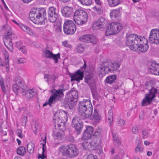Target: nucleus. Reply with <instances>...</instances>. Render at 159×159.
<instances>
[{
	"mask_svg": "<svg viewBox=\"0 0 159 159\" xmlns=\"http://www.w3.org/2000/svg\"><path fill=\"white\" fill-rule=\"evenodd\" d=\"M142 134L144 136H148V132L146 130H143L142 131Z\"/></svg>",
	"mask_w": 159,
	"mask_h": 159,
	"instance_id": "61",
	"label": "nucleus"
},
{
	"mask_svg": "<svg viewBox=\"0 0 159 159\" xmlns=\"http://www.w3.org/2000/svg\"><path fill=\"white\" fill-rule=\"evenodd\" d=\"M93 106H89L88 107L85 111H84L83 113L80 115L83 118H90L93 114Z\"/></svg>",
	"mask_w": 159,
	"mask_h": 159,
	"instance_id": "22",
	"label": "nucleus"
},
{
	"mask_svg": "<svg viewBox=\"0 0 159 159\" xmlns=\"http://www.w3.org/2000/svg\"><path fill=\"white\" fill-rule=\"evenodd\" d=\"M59 151L64 156H67L70 158L77 156L79 152V150L74 144L68 145L67 148L65 146H62L59 148Z\"/></svg>",
	"mask_w": 159,
	"mask_h": 159,
	"instance_id": "3",
	"label": "nucleus"
},
{
	"mask_svg": "<svg viewBox=\"0 0 159 159\" xmlns=\"http://www.w3.org/2000/svg\"><path fill=\"white\" fill-rule=\"evenodd\" d=\"M89 106H92V104L89 100H86L82 102H80L78 108V110L80 115L85 111L86 109L89 107Z\"/></svg>",
	"mask_w": 159,
	"mask_h": 159,
	"instance_id": "15",
	"label": "nucleus"
},
{
	"mask_svg": "<svg viewBox=\"0 0 159 159\" xmlns=\"http://www.w3.org/2000/svg\"><path fill=\"white\" fill-rule=\"evenodd\" d=\"M73 19L74 21L77 24L82 25L87 21V13L83 10L78 9L74 13Z\"/></svg>",
	"mask_w": 159,
	"mask_h": 159,
	"instance_id": "5",
	"label": "nucleus"
},
{
	"mask_svg": "<svg viewBox=\"0 0 159 159\" xmlns=\"http://www.w3.org/2000/svg\"><path fill=\"white\" fill-rule=\"evenodd\" d=\"M76 49L77 52L80 53L83 52L84 50V46L81 44L78 45Z\"/></svg>",
	"mask_w": 159,
	"mask_h": 159,
	"instance_id": "45",
	"label": "nucleus"
},
{
	"mask_svg": "<svg viewBox=\"0 0 159 159\" xmlns=\"http://www.w3.org/2000/svg\"><path fill=\"white\" fill-rule=\"evenodd\" d=\"M120 65L117 63H114L112 62L110 68H108V71L112 72L116 70L120 66Z\"/></svg>",
	"mask_w": 159,
	"mask_h": 159,
	"instance_id": "32",
	"label": "nucleus"
},
{
	"mask_svg": "<svg viewBox=\"0 0 159 159\" xmlns=\"http://www.w3.org/2000/svg\"><path fill=\"white\" fill-rule=\"evenodd\" d=\"M56 31L58 32H60L61 31V25H58L57 26L56 28Z\"/></svg>",
	"mask_w": 159,
	"mask_h": 159,
	"instance_id": "56",
	"label": "nucleus"
},
{
	"mask_svg": "<svg viewBox=\"0 0 159 159\" xmlns=\"http://www.w3.org/2000/svg\"><path fill=\"white\" fill-rule=\"evenodd\" d=\"M26 150L25 147L21 146L17 149V152L19 155L24 156L26 153Z\"/></svg>",
	"mask_w": 159,
	"mask_h": 159,
	"instance_id": "37",
	"label": "nucleus"
},
{
	"mask_svg": "<svg viewBox=\"0 0 159 159\" xmlns=\"http://www.w3.org/2000/svg\"><path fill=\"white\" fill-rule=\"evenodd\" d=\"M44 56L47 58H51L52 53L49 50L46 49L43 52Z\"/></svg>",
	"mask_w": 159,
	"mask_h": 159,
	"instance_id": "43",
	"label": "nucleus"
},
{
	"mask_svg": "<svg viewBox=\"0 0 159 159\" xmlns=\"http://www.w3.org/2000/svg\"><path fill=\"white\" fill-rule=\"evenodd\" d=\"M84 64L83 67L80 69H82V70H83L84 71L85 70V68L86 66V63L85 61H84Z\"/></svg>",
	"mask_w": 159,
	"mask_h": 159,
	"instance_id": "63",
	"label": "nucleus"
},
{
	"mask_svg": "<svg viewBox=\"0 0 159 159\" xmlns=\"http://www.w3.org/2000/svg\"><path fill=\"white\" fill-rule=\"evenodd\" d=\"M27 121V116H25L23 118L22 120V124L24 126L26 125Z\"/></svg>",
	"mask_w": 159,
	"mask_h": 159,
	"instance_id": "52",
	"label": "nucleus"
},
{
	"mask_svg": "<svg viewBox=\"0 0 159 159\" xmlns=\"http://www.w3.org/2000/svg\"><path fill=\"white\" fill-rule=\"evenodd\" d=\"M63 45L64 47H66V48H70L71 47V45L70 44H68V43L66 41H65L63 43Z\"/></svg>",
	"mask_w": 159,
	"mask_h": 159,
	"instance_id": "58",
	"label": "nucleus"
},
{
	"mask_svg": "<svg viewBox=\"0 0 159 159\" xmlns=\"http://www.w3.org/2000/svg\"><path fill=\"white\" fill-rule=\"evenodd\" d=\"M132 131L133 134H136L139 133V129L137 127L134 126L132 129Z\"/></svg>",
	"mask_w": 159,
	"mask_h": 159,
	"instance_id": "51",
	"label": "nucleus"
},
{
	"mask_svg": "<svg viewBox=\"0 0 159 159\" xmlns=\"http://www.w3.org/2000/svg\"><path fill=\"white\" fill-rule=\"evenodd\" d=\"M63 115L64 116V117L63 118L61 117V119L60 117L59 116V115L58 113H56L54 114L53 120L55 123L54 126L55 127L57 126L58 127H60L62 125L61 124L59 123V122H61L62 124L64 125V123L67 120V116L66 113L65 111H64Z\"/></svg>",
	"mask_w": 159,
	"mask_h": 159,
	"instance_id": "11",
	"label": "nucleus"
},
{
	"mask_svg": "<svg viewBox=\"0 0 159 159\" xmlns=\"http://www.w3.org/2000/svg\"><path fill=\"white\" fill-rule=\"evenodd\" d=\"M83 76L84 70H78L75 73L70 75L71 78V81L76 80L79 82L80 80L83 79Z\"/></svg>",
	"mask_w": 159,
	"mask_h": 159,
	"instance_id": "18",
	"label": "nucleus"
},
{
	"mask_svg": "<svg viewBox=\"0 0 159 159\" xmlns=\"http://www.w3.org/2000/svg\"><path fill=\"white\" fill-rule=\"evenodd\" d=\"M95 1L96 3L98 5H100L102 3L101 2L100 0H95Z\"/></svg>",
	"mask_w": 159,
	"mask_h": 159,
	"instance_id": "64",
	"label": "nucleus"
},
{
	"mask_svg": "<svg viewBox=\"0 0 159 159\" xmlns=\"http://www.w3.org/2000/svg\"><path fill=\"white\" fill-rule=\"evenodd\" d=\"M61 12L64 17H69L72 15L73 9L71 7L66 6L61 9Z\"/></svg>",
	"mask_w": 159,
	"mask_h": 159,
	"instance_id": "21",
	"label": "nucleus"
},
{
	"mask_svg": "<svg viewBox=\"0 0 159 159\" xmlns=\"http://www.w3.org/2000/svg\"><path fill=\"white\" fill-rule=\"evenodd\" d=\"M71 125L75 129L77 134H79L82 129L83 124L78 117H75L72 120Z\"/></svg>",
	"mask_w": 159,
	"mask_h": 159,
	"instance_id": "12",
	"label": "nucleus"
},
{
	"mask_svg": "<svg viewBox=\"0 0 159 159\" xmlns=\"http://www.w3.org/2000/svg\"><path fill=\"white\" fill-rule=\"evenodd\" d=\"M149 40L152 43L159 44V30L157 29L152 30L150 33Z\"/></svg>",
	"mask_w": 159,
	"mask_h": 159,
	"instance_id": "13",
	"label": "nucleus"
},
{
	"mask_svg": "<svg viewBox=\"0 0 159 159\" xmlns=\"http://www.w3.org/2000/svg\"><path fill=\"white\" fill-rule=\"evenodd\" d=\"M63 89H59L56 90L55 89L52 90L51 92L52 93V96L49 99V103L50 106H51L53 103H55L57 100H60L64 96Z\"/></svg>",
	"mask_w": 159,
	"mask_h": 159,
	"instance_id": "8",
	"label": "nucleus"
},
{
	"mask_svg": "<svg viewBox=\"0 0 159 159\" xmlns=\"http://www.w3.org/2000/svg\"><path fill=\"white\" fill-rule=\"evenodd\" d=\"M151 72L154 74L159 75V64L152 63L149 67Z\"/></svg>",
	"mask_w": 159,
	"mask_h": 159,
	"instance_id": "24",
	"label": "nucleus"
},
{
	"mask_svg": "<svg viewBox=\"0 0 159 159\" xmlns=\"http://www.w3.org/2000/svg\"><path fill=\"white\" fill-rule=\"evenodd\" d=\"M34 147V143H30L27 145V149L29 153H31L33 152Z\"/></svg>",
	"mask_w": 159,
	"mask_h": 159,
	"instance_id": "40",
	"label": "nucleus"
},
{
	"mask_svg": "<svg viewBox=\"0 0 159 159\" xmlns=\"http://www.w3.org/2000/svg\"><path fill=\"white\" fill-rule=\"evenodd\" d=\"M4 56L5 57V66H6V71L7 72H8L9 66V58L8 53L7 52H5L4 53Z\"/></svg>",
	"mask_w": 159,
	"mask_h": 159,
	"instance_id": "35",
	"label": "nucleus"
},
{
	"mask_svg": "<svg viewBox=\"0 0 159 159\" xmlns=\"http://www.w3.org/2000/svg\"><path fill=\"white\" fill-rule=\"evenodd\" d=\"M116 79V76L115 75H112L108 76L106 79V82L110 84H111Z\"/></svg>",
	"mask_w": 159,
	"mask_h": 159,
	"instance_id": "36",
	"label": "nucleus"
},
{
	"mask_svg": "<svg viewBox=\"0 0 159 159\" xmlns=\"http://www.w3.org/2000/svg\"><path fill=\"white\" fill-rule=\"evenodd\" d=\"M107 23V20L103 17H100L97 20L94 22L93 24V28L97 30L102 27Z\"/></svg>",
	"mask_w": 159,
	"mask_h": 159,
	"instance_id": "16",
	"label": "nucleus"
},
{
	"mask_svg": "<svg viewBox=\"0 0 159 159\" xmlns=\"http://www.w3.org/2000/svg\"><path fill=\"white\" fill-rule=\"evenodd\" d=\"M18 62L20 64L24 63L26 62V59L24 58H20L18 60Z\"/></svg>",
	"mask_w": 159,
	"mask_h": 159,
	"instance_id": "54",
	"label": "nucleus"
},
{
	"mask_svg": "<svg viewBox=\"0 0 159 159\" xmlns=\"http://www.w3.org/2000/svg\"><path fill=\"white\" fill-rule=\"evenodd\" d=\"M4 28L7 33V34L3 39L4 45L10 51L12 52L13 48L11 39L12 34L11 27L7 25L3 26V28Z\"/></svg>",
	"mask_w": 159,
	"mask_h": 159,
	"instance_id": "6",
	"label": "nucleus"
},
{
	"mask_svg": "<svg viewBox=\"0 0 159 159\" xmlns=\"http://www.w3.org/2000/svg\"><path fill=\"white\" fill-rule=\"evenodd\" d=\"M144 117V114L143 112L141 113L139 115V118L141 120H143Z\"/></svg>",
	"mask_w": 159,
	"mask_h": 159,
	"instance_id": "62",
	"label": "nucleus"
},
{
	"mask_svg": "<svg viewBox=\"0 0 159 159\" xmlns=\"http://www.w3.org/2000/svg\"><path fill=\"white\" fill-rule=\"evenodd\" d=\"M46 136H45L44 137V139L43 140V142H44V143H43V144L42 154V155L39 154L38 157L39 158H41V159H44V158L46 157L44 155V152H45L46 149Z\"/></svg>",
	"mask_w": 159,
	"mask_h": 159,
	"instance_id": "34",
	"label": "nucleus"
},
{
	"mask_svg": "<svg viewBox=\"0 0 159 159\" xmlns=\"http://www.w3.org/2000/svg\"><path fill=\"white\" fill-rule=\"evenodd\" d=\"M85 82L89 85H90L94 82V79L90 74L86 75L84 78Z\"/></svg>",
	"mask_w": 159,
	"mask_h": 159,
	"instance_id": "29",
	"label": "nucleus"
},
{
	"mask_svg": "<svg viewBox=\"0 0 159 159\" xmlns=\"http://www.w3.org/2000/svg\"><path fill=\"white\" fill-rule=\"evenodd\" d=\"M88 141H85L82 144L84 148L85 149H92L93 148V147L92 145H93V143L91 144L90 143V140H87Z\"/></svg>",
	"mask_w": 159,
	"mask_h": 159,
	"instance_id": "30",
	"label": "nucleus"
},
{
	"mask_svg": "<svg viewBox=\"0 0 159 159\" xmlns=\"http://www.w3.org/2000/svg\"><path fill=\"white\" fill-rule=\"evenodd\" d=\"M126 45L130 49L138 52H145L149 48L148 41L145 37L135 34L127 35Z\"/></svg>",
	"mask_w": 159,
	"mask_h": 159,
	"instance_id": "1",
	"label": "nucleus"
},
{
	"mask_svg": "<svg viewBox=\"0 0 159 159\" xmlns=\"http://www.w3.org/2000/svg\"><path fill=\"white\" fill-rule=\"evenodd\" d=\"M93 132V127L91 126H88L84 133L82 139L84 140H89L91 138Z\"/></svg>",
	"mask_w": 159,
	"mask_h": 159,
	"instance_id": "20",
	"label": "nucleus"
},
{
	"mask_svg": "<svg viewBox=\"0 0 159 159\" xmlns=\"http://www.w3.org/2000/svg\"><path fill=\"white\" fill-rule=\"evenodd\" d=\"M0 84L2 91L5 93V88L4 86L3 80L2 78H0Z\"/></svg>",
	"mask_w": 159,
	"mask_h": 159,
	"instance_id": "49",
	"label": "nucleus"
},
{
	"mask_svg": "<svg viewBox=\"0 0 159 159\" xmlns=\"http://www.w3.org/2000/svg\"><path fill=\"white\" fill-rule=\"evenodd\" d=\"M111 64V61L109 59H107L104 60L103 62L102 63V66L104 69V70H107L108 71V68H110Z\"/></svg>",
	"mask_w": 159,
	"mask_h": 159,
	"instance_id": "25",
	"label": "nucleus"
},
{
	"mask_svg": "<svg viewBox=\"0 0 159 159\" xmlns=\"http://www.w3.org/2000/svg\"><path fill=\"white\" fill-rule=\"evenodd\" d=\"M97 138L95 137L93 138V139L92 140H91L90 141V143L91 144L93 143V145H92V146L93 147V148L94 147H96L97 146V145H98V144L97 143Z\"/></svg>",
	"mask_w": 159,
	"mask_h": 159,
	"instance_id": "46",
	"label": "nucleus"
},
{
	"mask_svg": "<svg viewBox=\"0 0 159 159\" xmlns=\"http://www.w3.org/2000/svg\"><path fill=\"white\" fill-rule=\"evenodd\" d=\"M60 55L59 53H58L56 55L54 54L53 53L51 58H52L54 60L55 63H57L58 62V60L60 58Z\"/></svg>",
	"mask_w": 159,
	"mask_h": 159,
	"instance_id": "42",
	"label": "nucleus"
},
{
	"mask_svg": "<svg viewBox=\"0 0 159 159\" xmlns=\"http://www.w3.org/2000/svg\"><path fill=\"white\" fill-rule=\"evenodd\" d=\"M79 39L82 42H89L94 44L97 42L96 37L93 34L83 35L79 38Z\"/></svg>",
	"mask_w": 159,
	"mask_h": 159,
	"instance_id": "17",
	"label": "nucleus"
},
{
	"mask_svg": "<svg viewBox=\"0 0 159 159\" xmlns=\"http://www.w3.org/2000/svg\"><path fill=\"white\" fill-rule=\"evenodd\" d=\"M119 123L121 126H123L125 125L124 120L122 119H120L119 120Z\"/></svg>",
	"mask_w": 159,
	"mask_h": 159,
	"instance_id": "57",
	"label": "nucleus"
},
{
	"mask_svg": "<svg viewBox=\"0 0 159 159\" xmlns=\"http://www.w3.org/2000/svg\"><path fill=\"white\" fill-rule=\"evenodd\" d=\"M143 149L142 147H139V146H136L135 148V152H137L139 151L140 152H142L143 151Z\"/></svg>",
	"mask_w": 159,
	"mask_h": 159,
	"instance_id": "53",
	"label": "nucleus"
},
{
	"mask_svg": "<svg viewBox=\"0 0 159 159\" xmlns=\"http://www.w3.org/2000/svg\"><path fill=\"white\" fill-rule=\"evenodd\" d=\"M107 118L110 125L113 120L112 113L111 112H108V114L107 115Z\"/></svg>",
	"mask_w": 159,
	"mask_h": 159,
	"instance_id": "47",
	"label": "nucleus"
},
{
	"mask_svg": "<svg viewBox=\"0 0 159 159\" xmlns=\"http://www.w3.org/2000/svg\"><path fill=\"white\" fill-rule=\"evenodd\" d=\"M153 99L148 94H146L144 98L141 103V106H145L149 105L152 102Z\"/></svg>",
	"mask_w": 159,
	"mask_h": 159,
	"instance_id": "23",
	"label": "nucleus"
},
{
	"mask_svg": "<svg viewBox=\"0 0 159 159\" xmlns=\"http://www.w3.org/2000/svg\"><path fill=\"white\" fill-rule=\"evenodd\" d=\"M46 14V10L44 8H34L30 13L29 17L34 23L43 25L45 24V21L47 20L45 17Z\"/></svg>",
	"mask_w": 159,
	"mask_h": 159,
	"instance_id": "2",
	"label": "nucleus"
},
{
	"mask_svg": "<svg viewBox=\"0 0 159 159\" xmlns=\"http://www.w3.org/2000/svg\"><path fill=\"white\" fill-rule=\"evenodd\" d=\"M20 132H18L17 133L18 136L21 138H22L23 137V135L22 133L20 131V130H19Z\"/></svg>",
	"mask_w": 159,
	"mask_h": 159,
	"instance_id": "60",
	"label": "nucleus"
},
{
	"mask_svg": "<svg viewBox=\"0 0 159 159\" xmlns=\"http://www.w3.org/2000/svg\"><path fill=\"white\" fill-rule=\"evenodd\" d=\"M122 29V26L119 23L112 22L109 24L107 26L105 33L106 36L116 34Z\"/></svg>",
	"mask_w": 159,
	"mask_h": 159,
	"instance_id": "7",
	"label": "nucleus"
},
{
	"mask_svg": "<svg viewBox=\"0 0 159 159\" xmlns=\"http://www.w3.org/2000/svg\"><path fill=\"white\" fill-rule=\"evenodd\" d=\"M113 138L114 141L116 142L117 143V145L119 146L120 145L121 142L119 139L117 137L114 136V135L113 136Z\"/></svg>",
	"mask_w": 159,
	"mask_h": 159,
	"instance_id": "50",
	"label": "nucleus"
},
{
	"mask_svg": "<svg viewBox=\"0 0 159 159\" xmlns=\"http://www.w3.org/2000/svg\"><path fill=\"white\" fill-rule=\"evenodd\" d=\"M44 79L47 80V81L49 82L52 81L53 83L56 79V77L54 74H45L44 75Z\"/></svg>",
	"mask_w": 159,
	"mask_h": 159,
	"instance_id": "27",
	"label": "nucleus"
},
{
	"mask_svg": "<svg viewBox=\"0 0 159 159\" xmlns=\"http://www.w3.org/2000/svg\"><path fill=\"white\" fill-rule=\"evenodd\" d=\"M12 88L15 93H20L24 95L25 94L27 86L23 81L20 80L16 81V84L12 85Z\"/></svg>",
	"mask_w": 159,
	"mask_h": 159,
	"instance_id": "9",
	"label": "nucleus"
},
{
	"mask_svg": "<svg viewBox=\"0 0 159 159\" xmlns=\"http://www.w3.org/2000/svg\"><path fill=\"white\" fill-rule=\"evenodd\" d=\"M90 118L92 119H93L96 122H99L101 120L100 116L98 114L97 109H94V112H93L92 116Z\"/></svg>",
	"mask_w": 159,
	"mask_h": 159,
	"instance_id": "26",
	"label": "nucleus"
},
{
	"mask_svg": "<svg viewBox=\"0 0 159 159\" xmlns=\"http://www.w3.org/2000/svg\"><path fill=\"white\" fill-rule=\"evenodd\" d=\"M110 6L114 7L118 5L120 3V0H107Z\"/></svg>",
	"mask_w": 159,
	"mask_h": 159,
	"instance_id": "38",
	"label": "nucleus"
},
{
	"mask_svg": "<svg viewBox=\"0 0 159 159\" xmlns=\"http://www.w3.org/2000/svg\"><path fill=\"white\" fill-rule=\"evenodd\" d=\"M98 71L100 74H103L104 73H108L109 71L106 70H104V69H103V67L102 66V67H101L98 68Z\"/></svg>",
	"mask_w": 159,
	"mask_h": 159,
	"instance_id": "48",
	"label": "nucleus"
},
{
	"mask_svg": "<svg viewBox=\"0 0 159 159\" xmlns=\"http://www.w3.org/2000/svg\"><path fill=\"white\" fill-rule=\"evenodd\" d=\"M102 133V129L101 128H98L95 132L93 136L94 137L95 136L96 138L98 137Z\"/></svg>",
	"mask_w": 159,
	"mask_h": 159,
	"instance_id": "44",
	"label": "nucleus"
},
{
	"mask_svg": "<svg viewBox=\"0 0 159 159\" xmlns=\"http://www.w3.org/2000/svg\"><path fill=\"white\" fill-rule=\"evenodd\" d=\"M19 25L20 28L24 32H26L30 35L33 34L32 30L29 27L22 24H20Z\"/></svg>",
	"mask_w": 159,
	"mask_h": 159,
	"instance_id": "31",
	"label": "nucleus"
},
{
	"mask_svg": "<svg viewBox=\"0 0 159 159\" xmlns=\"http://www.w3.org/2000/svg\"><path fill=\"white\" fill-rule=\"evenodd\" d=\"M53 134V137L56 139L61 140L64 137V135L62 133H60L57 131H54Z\"/></svg>",
	"mask_w": 159,
	"mask_h": 159,
	"instance_id": "33",
	"label": "nucleus"
},
{
	"mask_svg": "<svg viewBox=\"0 0 159 159\" xmlns=\"http://www.w3.org/2000/svg\"><path fill=\"white\" fill-rule=\"evenodd\" d=\"M36 94V92H34L33 89H30L28 90L27 91L25 90V94L27 97L29 98H31Z\"/></svg>",
	"mask_w": 159,
	"mask_h": 159,
	"instance_id": "39",
	"label": "nucleus"
},
{
	"mask_svg": "<svg viewBox=\"0 0 159 159\" xmlns=\"http://www.w3.org/2000/svg\"><path fill=\"white\" fill-rule=\"evenodd\" d=\"M78 96L77 91L74 88H72L67 93L65 98V102L68 105L69 108L72 110L75 109Z\"/></svg>",
	"mask_w": 159,
	"mask_h": 159,
	"instance_id": "4",
	"label": "nucleus"
},
{
	"mask_svg": "<svg viewBox=\"0 0 159 159\" xmlns=\"http://www.w3.org/2000/svg\"><path fill=\"white\" fill-rule=\"evenodd\" d=\"M67 140L70 142H72L74 140V138L72 136H70L67 138Z\"/></svg>",
	"mask_w": 159,
	"mask_h": 159,
	"instance_id": "59",
	"label": "nucleus"
},
{
	"mask_svg": "<svg viewBox=\"0 0 159 159\" xmlns=\"http://www.w3.org/2000/svg\"><path fill=\"white\" fill-rule=\"evenodd\" d=\"M76 29L75 25L71 20H67L65 21L63 26L64 32L67 34H72Z\"/></svg>",
	"mask_w": 159,
	"mask_h": 159,
	"instance_id": "10",
	"label": "nucleus"
},
{
	"mask_svg": "<svg viewBox=\"0 0 159 159\" xmlns=\"http://www.w3.org/2000/svg\"><path fill=\"white\" fill-rule=\"evenodd\" d=\"M145 86L146 88L149 91V93H148V94L153 98H155L156 97V94L157 92V89L152 87L151 84L148 82H146L145 83Z\"/></svg>",
	"mask_w": 159,
	"mask_h": 159,
	"instance_id": "19",
	"label": "nucleus"
},
{
	"mask_svg": "<svg viewBox=\"0 0 159 159\" xmlns=\"http://www.w3.org/2000/svg\"><path fill=\"white\" fill-rule=\"evenodd\" d=\"M20 50L24 53H26L27 52V50L25 46L20 47Z\"/></svg>",
	"mask_w": 159,
	"mask_h": 159,
	"instance_id": "55",
	"label": "nucleus"
},
{
	"mask_svg": "<svg viewBox=\"0 0 159 159\" xmlns=\"http://www.w3.org/2000/svg\"><path fill=\"white\" fill-rule=\"evenodd\" d=\"M80 3L84 5L89 6L92 3V0H78Z\"/></svg>",
	"mask_w": 159,
	"mask_h": 159,
	"instance_id": "41",
	"label": "nucleus"
},
{
	"mask_svg": "<svg viewBox=\"0 0 159 159\" xmlns=\"http://www.w3.org/2000/svg\"><path fill=\"white\" fill-rule=\"evenodd\" d=\"M120 9H115L113 10L111 13L110 16L112 18H118L120 16Z\"/></svg>",
	"mask_w": 159,
	"mask_h": 159,
	"instance_id": "28",
	"label": "nucleus"
},
{
	"mask_svg": "<svg viewBox=\"0 0 159 159\" xmlns=\"http://www.w3.org/2000/svg\"><path fill=\"white\" fill-rule=\"evenodd\" d=\"M56 9L55 8L51 7L48 11V20L52 23L55 22L58 17V12Z\"/></svg>",
	"mask_w": 159,
	"mask_h": 159,
	"instance_id": "14",
	"label": "nucleus"
}]
</instances>
